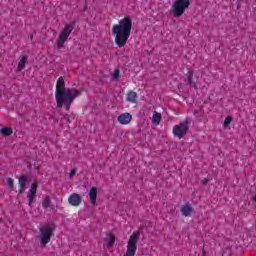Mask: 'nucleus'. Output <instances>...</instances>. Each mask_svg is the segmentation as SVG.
Instances as JSON below:
<instances>
[{"label":"nucleus","instance_id":"39448f33","mask_svg":"<svg viewBox=\"0 0 256 256\" xmlns=\"http://www.w3.org/2000/svg\"><path fill=\"white\" fill-rule=\"evenodd\" d=\"M51 235H53V226L45 225L40 229L39 239L42 247H45L51 241Z\"/></svg>","mask_w":256,"mask_h":256},{"label":"nucleus","instance_id":"393cba45","mask_svg":"<svg viewBox=\"0 0 256 256\" xmlns=\"http://www.w3.org/2000/svg\"><path fill=\"white\" fill-rule=\"evenodd\" d=\"M188 81H189V83H192V82H191V73H190V76H189V78H188Z\"/></svg>","mask_w":256,"mask_h":256},{"label":"nucleus","instance_id":"1a4fd4ad","mask_svg":"<svg viewBox=\"0 0 256 256\" xmlns=\"http://www.w3.org/2000/svg\"><path fill=\"white\" fill-rule=\"evenodd\" d=\"M37 195V183H32L28 193H27V199H28V205L31 207L33 204V199H35V196Z\"/></svg>","mask_w":256,"mask_h":256},{"label":"nucleus","instance_id":"aec40b11","mask_svg":"<svg viewBox=\"0 0 256 256\" xmlns=\"http://www.w3.org/2000/svg\"><path fill=\"white\" fill-rule=\"evenodd\" d=\"M231 121H232L231 117H226L224 120V127L231 125Z\"/></svg>","mask_w":256,"mask_h":256},{"label":"nucleus","instance_id":"5701e85b","mask_svg":"<svg viewBox=\"0 0 256 256\" xmlns=\"http://www.w3.org/2000/svg\"><path fill=\"white\" fill-rule=\"evenodd\" d=\"M75 173H77V169H72L70 171V179L73 177V175H75Z\"/></svg>","mask_w":256,"mask_h":256},{"label":"nucleus","instance_id":"4be33fe9","mask_svg":"<svg viewBox=\"0 0 256 256\" xmlns=\"http://www.w3.org/2000/svg\"><path fill=\"white\" fill-rule=\"evenodd\" d=\"M113 79H119V70H115L112 74Z\"/></svg>","mask_w":256,"mask_h":256},{"label":"nucleus","instance_id":"412c9836","mask_svg":"<svg viewBox=\"0 0 256 256\" xmlns=\"http://www.w3.org/2000/svg\"><path fill=\"white\" fill-rule=\"evenodd\" d=\"M7 183H8V187L10 189H13V187H14L13 179L12 178H8L7 179Z\"/></svg>","mask_w":256,"mask_h":256},{"label":"nucleus","instance_id":"2eb2a0df","mask_svg":"<svg viewBox=\"0 0 256 256\" xmlns=\"http://www.w3.org/2000/svg\"><path fill=\"white\" fill-rule=\"evenodd\" d=\"M127 101H129L130 103H136L137 102V93L134 91H130L127 94Z\"/></svg>","mask_w":256,"mask_h":256},{"label":"nucleus","instance_id":"b1692460","mask_svg":"<svg viewBox=\"0 0 256 256\" xmlns=\"http://www.w3.org/2000/svg\"><path fill=\"white\" fill-rule=\"evenodd\" d=\"M207 182H208L207 179L202 180V183H203L204 185H207Z\"/></svg>","mask_w":256,"mask_h":256},{"label":"nucleus","instance_id":"423d86ee","mask_svg":"<svg viewBox=\"0 0 256 256\" xmlns=\"http://www.w3.org/2000/svg\"><path fill=\"white\" fill-rule=\"evenodd\" d=\"M73 31V24H67L64 29L60 32L57 45L58 49H61L63 45H65V42L67 39H69V35H71V32Z\"/></svg>","mask_w":256,"mask_h":256},{"label":"nucleus","instance_id":"dca6fc26","mask_svg":"<svg viewBox=\"0 0 256 256\" xmlns=\"http://www.w3.org/2000/svg\"><path fill=\"white\" fill-rule=\"evenodd\" d=\"M27 63V56H23L22 59L18 62V71H23Z\"/></svg>","mask_w":256,"mask_h":256},{"label":"nucleus","instance_id":"a211bd4d","mask_svg":"<svg viewBox=\"0 0 256 256\" xmlns=\"http://www.w3.org/2000/svg\"><path fill=\"white\" fill-rule=\"evenodd\" d=\"M152 123H154V125H159V123H161V115L158 112L153 114Z\"/></svg>","mask_w":256,"mask_h":256},{"label":"nucleus","instance_id":"0eeeda50","mask_svg":"<svg viewBox=\"0 0 256 256\" xmlns=\"http://www.w3.org/2000/svg\"><path fill=\"white\" fill-rule=\"evenodd\" d=\"M189 131V124L186 122H183L179 125H175L173 127V135L175 137H178V139H183L185 135H187V132Z\"/></svg>","mask_w":256,"mask_h":256},{"label":"nucleus","instance_id":"f03ea898","mask_svg":"<svg viewBox=\"0 0 256 256\" xmlns=\"http://www.w3.org/2000/svg\"><path fill=\"white\" fill-rule=\"evenodd\" d=\"M132 27L133 22L129 17H125L119 20L118 24L112 27V33L115 36V43L119 48L126 45L127 41H129V37H131Z\"/></svg>","mask_w":256,"mask_h":256},{"label":"nucleus","instance_id":"9b49d317","mask_svg":"<svg viewBox=\"0 0 256 256\" xmlns=\"http://www.w3.org/2000/svg\"><path fill=\"white\" fill-rule=\"evenodd\" d=\"M19 194L25 193V190L27 189V181H29V178L25 175L21 176L19 179Z\"/></svg>","mask_w":256,"mask_h":256},{"label":"nucleus","instance_id":"f257e3e1","mask_svg":"<svg viewBox=\"0 0 256 256\" xmlns=\"http://www.w3.org/2000/svg\"><path fill=\"white\" fill-rule=\"evenodd\" d=\"M79 95V90H72L70 88L65 87V80L63 77L58 78L56 83V103L59 108L65 107L66 111H69L71 104L77 96Z\"/></svg>","mask_w":256,"mask_h":256},{"label":"nucleus","instance_id":"f8f14e48","mask_svg":"<svg viewBox=\"0 0 256 256\" xmlns=\"http://www.w3.org/2000/svg\"><path fill=\"white\" fill-rule=\"evenodd\" d=\"M115 245V235L113 233L106 234L104 238V247H113Z\"/></svg>","mask_w":256,"mask_h":256},{"label":"nucleus","instance_id":"6e6552de","mask_svg":"<svg viewBox=\"0 0 256 256\" xmlns=\"http://www.w3.org/2000/svg\"><path fill=\"white\" fill-rule=\"evenodd\" d=\"M68 203L72 207H79V205H81V203H83V198L81 197V195H79L77 193H72L68 197Z\"/></svg>","mask_w":256,"mask_h":256},{"label":"nucleus","instance_id":"9d476101","mask_svg":"<svg viewBox=\"0 0 256 256\" xmlns=\"http://www.w3.org/2000/svg\"><path fill=\"white\" fill-rule=\"evenodd\" d=\"M132 120L133 116L127 112L118 116V123H120V125H129Z\"/></svg>","mask_w":256,"mask_h":256},{"label":"nucleus","instance_id":"7ed1b4c3","mask_svg":"<svg viewBox=\"0 0 256 256\" xmlns=\"http://www.w3.org/2000/svg\"><path fill=\"white\" fill-rule=\"evenodd\" d=\"M141 237V232L139 230L134 231L126 246V256H135L137 253V243H139V238Z\"/></svg>","mask_w":256,"mask_h":256},{"label":"nucleus","instance_id":"ddd939ff","mask_svg":"<svg viewBox=\"0 0 256 256\" xmlns=\"http://www.w3.org/2000/svg\"><path fill=\"white\" fill-rule=\"evenodd\" d=\"M194 211L195 210L189 204H185L181 207V213L184 217H189L193 215Z\"/></svg>","mask_w":256,"mask_h":256},{"label":"nucleus","instance_id":"6ab92c4d","mask_svg":"<svg viewBox=\"0 0 256 256\" xmlns=\"http://www.w3.org/2000/svg\"><path fill=\"white\" fill-rule=\"evenodd\" d=\"M50 205H51V198L46 197L42 202V207H44V209H47L49 208Z\"/></svg>","mask_w":256,"mask_h":256},{"label":"nucleus","instance_id":"f3484780","mask_svg":"<svg viewBox=\"0 0 256 256\" xmlns=\"http://www.w3.org/2000/svg\"><path fill=\"white\" fill-rule=\"evenodd\" d=\"M1 133L4 137H9L13 135V129L9 127H4L1 129Z\"/></svg>","mask_w":256,"mask_h":256},{"label":"nucleus","instance_id":"4468645a","mask_svg":"<svg viewBox=\"0 0 256 256\" xmlns=\"http://www.w3.org/2000/svg\"><path fill=\"white\" fill-rule=\"evenodd\" d=\"M88 197L92 205H96L97 203V187H92L88 192Z\"/></svg>","mask_w":256,"mask_h":256},{"label":"nucleus","instance_id":"20e7f679","mask_svg":"<svg viewBox=\"0 0 256 256\" xmlns=\"http://www.w3.org/2000/svg\"><path fill=\"white\" fill-rule=\"evenodd\" d=\"M189 5H191L189 0H176L172 4V14L174 17H181L185 13V10L189 8Z\"/></svg>","mask_w":256,"mask_h":256}]
</instances>
